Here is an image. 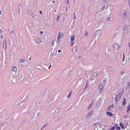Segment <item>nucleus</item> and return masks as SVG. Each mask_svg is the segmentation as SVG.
<instances>
[{"instance_id":"f257e3e1","label":"nucleus","mask_w":130,"mask_h":130,"mask_svg":"<svg viewBox=\"0 0 130 130\" xmlns=\"http://www.w3.org/2000/svg\"><path fill=\"white\" fill-rule=\"evenodd\" d=\"M124 91V90H123L122 92L119 93L116 95L115 98V100L116 102L118 101L120 99L121 96L123 95Z\"/></svg>"},{"instance_id":"f03ea898","label":"nucleus","mask_w":130,"mask_h":130,"mask_svg":"<svg viewBox=\"0 0 130 130\" xmlns=\"http://www.w3.org/2000/svg\"><path fill=\"white\" fill-rule=\"evenodd\" d=\"M98 72L99 71L97 70L94 73H93L92 74V75L91 77V80H92L95 79L97 75Z\"/></svg>"},{"instance_id":"7ed1b4c3","label":"nucleus","mask_w":130,"mask_h":130,"mask_svg":"<svg viewBox=\"0 0 130 130\" xmlns=\"http://www.w3.org/2000/svg\"><path fill=\"white\" fill-rule=\"evenodd\" d=\"M15 78H16L17 81L20 80L22 81L23 79V78L22 77L21 75L19 74L15 76Z\"/></svg>"},{"instance_id":"20e7f679","label":"nucleus","mask_w":130,"mask_h":130,"mask_svg":"<svg viewBox=\"0 0 130 130\" xmlns=\"http://www.w3.org/2000/svg\"><path fill=\"white\" fill-rule=\"evenodd\" d=\"M3 47L4 49L6 50L7 48V43L6 41V38H5L3 43Z\"/></svg>"},{"instance_id":"39448f33","label":"nucleus","mask_w":130,"mask_h":130,"mask_svg":"<svg viewBox=\"0 0 130 130\" xmlns=\"http://www.w3.org/2000/svg\"><path fill=\"white\" fill-rule=\"evenodd\" d=\"M113 46L115 49L118 50L120 48V46L118 44H114L113 45Z\"/></svg>"},{"instance_id":"423d86ee","label":"nucleus","mask_w":130,"mask_h":130,"mask_svg":"<svg viewBox=\"0 0 130 130\" xmlns=\"http://www.w3.org/2000/svg\"><path fill=\"white\" fill-rule=\"evenodd\" d=\"M101 30L100 29L98 30L95 33V36H98L101 33Z\"/></svg>"},{"instance_id":"0eeeda50","label":"nucleus","mask_w":130,"mask_h":130,"mask_svg":"<svg viewBox=\"0 0 130 130\" xmlns=\"http://www.w3.org/2000/svg\"><path fill=\"white\" fill-rule=\"evenodd\" d=\"M125 85V87L126 89L130 88V83H127Z\"/></svg>"},{"instance_id":"6e6552de","label":"nucleus","mask_w":130,"mask_h":130,"mask_svg":"<svg viewBox=\"0 0 130 130\" xmlns=\"http://www.w3.org/2000/svg\"><path fill=\"white\" fill-rule=\"evenodd\" d=\"M93 112L91 111L88 114L86 115V117L87 118H88L91 116L93 113Z\"/></svg>"},{"instance_id":"1a4fd4ad","label":"nucleus","mask_w":130,"mask_h":130,"mask_svg":"<svg viewBox=\"0 0 130 130\" xmlns=\"http://www.w3.org/2000/svg\"><path fill=\"white\" fill-rule=\"evenodd\" d=\"M102 78H103L101 79L100 82L103 84L106 81V78H104L103 79Z\"/></svg>"},{"instance_id":"9d476101","label":"nucleus","mask_w":130,"mask_h":130,"mask_svg":"<svg viewBox=\"0 0 130 130\" xmlns=\"http://www.w3.org/2000/svg\"><path fill=\"white\" fill-rule=\"evenodd\" d=\"M123 15L125 16V18H126L127 17V14L126 13V10H123Z\"/></svg>"},{"instance_id":"9b49d317","label":"nucleus","mask_w":130,"mask_h":130,"mask_svg":"<svg viewBox=\"0 0 130 130\" xmlns=\"http://www.w3.org/2000/svg\"><path fill=\"white\" fill-rule=\"evenodd\" d=\"M117 124H116L114 126L111 127V128L108 129V130H114L115 128H116L117 127Z\"/></svg>"},{"instance_id":"f8f14e48","label":"nucleus","mask_w":130,"mask_h":130,"mask_svg":"<svg viewBox=\"0 0 130 130\" xmlns=\"http://www.w3.org/2000/svg\"><path fill=\"white\" fill-rule=\"evenodd\" d=\"M12 70L13 72H16L17 71V69L16 67L14 66L12 68Z\"/></svg>"},{"instance_id":"ddd939ff","label":"nucleus","mask_w":130,"mask_h":130,"mask_svg":"<svg viewBox=\"0 0 130 130\" xmlns=\"http://www.w3.org/2000/svg\"><path fill=\"white\" fill-rule=\"evenodd\" d=\"M130 110V105L129 104V106L127 107L126 112L128 113L129 111Z\"/></svg>"},{"instance_id":"4468645a","label":"nucleus","mask_w":130,"mask_h":130,"mask_svg":"<svg viewBox=\"0 0 130 130\" xmlns=\"http://www.w3.org/2000/svg\"><path fill=\"white\" fill-rule=\"evenodd\" d=\"M104 88L103 84L100 82L99 85V88Z\"/></svg>"},{"instance_id":"2eb2a0df","label":"nucleus","mask_w":130,"mask_h":130,"mask_svg":"<svg viewBox=\"0 0 130 130\" xmlns=\"http://www.w3.org/2000/svg\"><path fill=\"white\" fill-rule=\"evenodd\" d=\"M106 114L109 117H111V116H113L112 113H111L110 112H106Z\"/></svg>"},{"instance_id":"dca6fc26","label":"nucleus","mask_w":130,"mask_h":130,"mask_svg":"<svg viewBox=\"0 0 130 130\" xmlns=\"http://www.w3.org/2000/svg\"><path fill=\"white\" fill-rule=\"evenodd\" d=\"M63 34L62 33H61V32H59V34L58 36V37L61 38L63 37Z\"/></svg>"},{"instance_id":"f3484780","label":"nucleus","mask_w":130,"mask_h":130,"mask_svg":"<svg viewBox=\"0 0 130 130\" xmlns=\"http://www.w3.org/2000/svg\"><path fill=\"white\" fill-rule=\"evenodd\" d=\"M75 36L73 35L72 36L71 39V41H73L75 39Z\"/></svg>"},{"instance_id":"a211bd4d","label":"nucleus","mask_w":130,"mask_h":130,"mask_svg":"<svg viewBox=\"0 0 130 130\" xmlns=\"http://www.w3.org/2000/svg\"><path fill=\"white\" fill-rule=\"evenodd\" d=\"M37 43H41V41L39 39L37 38L35 39Z\"/></svg>"},{"instance_id":"6ab92c4d","label":"nucleus","mask_w":130,"mask_h":130,"mask_svg":"<svg viewBox=\"0 0 130 130\" xmlns=\"http://www.w3.org/2000/svg\"><path fill=\"white\" fill-rule=\"evenodd\" d=\"M77 50H76V46L74 47L72 49V51L74 53L76 52Z\"/></svg>"},{"instance_id":"aec40b11","label":"nucleus","mask_w":130,"mask_h":130,"mask_svg":"<svg viewBox=\"0 0 130 130\" xmlns=\"http://www.w3.org/2000/svg\"><path fill=\"white\" fill-rule=\"evenodd\" d=\"M126 101L125 100V98H124L123 99V105H125L126 104Z\"/></svg>"},{"instance_id":"412c9836","label":"nucleus","mask_w":130,"mask_h":130,"mask_svg":"<svg viewBox=\"0 0 130 130\" xmlns=\"http://www.w3.org/2000/svg\"><path fill=\"white\" fill-rule=\"evenodd\" d=\"M108 70L111 72L112 71V69L111 67H109L108 68Z\"/></svg>"},{"instance_id":"4be33fe9","label":"nucleus","mask_w":130,"mask_h":130,"mask_svg":"<svg viewBox=\"0 0 130 130\" xmlns=\"http://www.w3.org/2000/svg\"><path fill=\"white\" fill-rule=\"evenodd\" d=\"M93 101H92L91 104L89 105V106L88 107V108L89 109H90L91 107H92V106L93 105Z\"/></svg>"},{"instance_id":"5701e85b","label":"nucleus","mask_w":130,"mask_h":130,"mask_svg":"<svg viewBox=\"0 0 130 130\" xmlns=\"http://www.w3.org/2000/svg\"><path fill=\"white\" fill-rule=\"evenodd\" d=\"M99 90L100 92L101 93H102L103 91L104 88H99Z\"/></svg>"},{"instance_id":"b1692460","label":"nucleus","mask_w":130,"mask_h":130,"mask_svg":"<svg viewBox=\"0 0 130 130\" xmlns=\"http://www.w3.org/2000/svg\"><path fill=\"white\" fill-rule=\"evenodd\" d=\"M119 125L122 129H123L124 128V125L120 123L119 124Z\"/></svg>"},{"instance_id":"393cba45","label":"nucleus","mask_w":130,"mask_h":130,"mask_svg":"<svg viewBox=\"0 0 130 130\" xmlns=\"http://www.w3.org/2000/svg\"><path fill=\"white\" fill-rule=\"evenodd\" d=\"M60 38H59L57 37L56 41V42L57 43H59V42L60 41Z\"/></svg>"},{"instance_id":"a878e982","label":"nucleus","mask_w":130,"mask_h":130,"mask_svg":"<svg viewBox=\"0 0 130 130\" xmlns=\"http://www.w3.org/2000/svg\"><path fill=\"white\" fill-rule=\"evenodd\" d=\"M111 18L110 17H108L107 18V20H108L109 22L110 21V19Z\"/></svg>"},{"instance_id":"bb28decb","label":"nucleus","mask_w":130,"mask_h":130,"mask_svg":"<svg viewBox=\"0 0 130 130\" xmlns=\"http://www.w3.org/2000/svg\"><path fill=\"white\" fill-rule=\"evenodd\" d=\"M25 62V60L24 59H23L21 61V62L23 64H22V65H23L24 64V63Z\"/></svg>"},{"instance_id":"cd10ccee","label":"nucleus","mask_w":130,"mask_h":130,"mask_svg":"<svg viewBox=\"0 0 130 130\" xmlns=\"http://www.w3.org/2000/svg\"><path fill=\"white\" fill-rule=\"evenodd\" d=\"M88 34V32L87 31H85V37H86L87 36Z\"/></svg>"},{"instance_id":"c85d7f7f","label":"nucleus","mask_w":130,"mask_h":130,"mask_svg":"<svg viewBox=\"0 0 130 130\" xmlns=\"http://www.w3.org/2000/svg\"><path fill=\"white\" fill-rule=\"evenodd\" d=\"M41 67V66L39 65H37V69H40Z\"/></svg>"},{"instance_id":"c756f323","label":"nucleus","mask_w":130,"mask_h":130,"mask_svg":"<svg viewBox=\"0 0 130 130\" xmlns=\"http://www.w3.org/2000/svg\"><path fill=\"white\" fill-rule=\"evenodd\" d=\"M123 58L122 61V62H123V61L124 60V53L123 54Z\"/></svg>"},{"instance_id":"7c9ffc66","label":"nucleus","mask_w":130,"mask_h":130,"mask_svg":"<svg viewBox=\"0 0 130 130\" xmlns=\"http://www.w3.org/2000/svg\"><path fill=\"white\" fill-rule=\"evenodd\" d=\"M120 128L119 126H118L116 130H120Z\"/></svg>"},{"instance_id":"2f4dec72","label":"nucleus","mask_w":130,"mask_h":130,"mask_svg":"<svg viewBox=\"0 0 130 130\" xmlns=\"http://www.w3.org/2000/svg\"><path fill=\"white\" fill-rule=\"evenodd\" d=\"M123 29L124 30H125L126 29V26H124L123 27Z\"/></svg>"},{"instance_id":"473e14b6","label":"nucleus","mask_w":130,"mask_h":130,"mask_svg":"<svg viewBox=\"0 0 130 130\" xmlns=\"http://www.w3.org/2000/svg\"><path fill=\"white\" fill-rule=\"evenodd\" d=\"M71 95V92L69 93V95H68V99H69L70 98Z\"/></svg>"},{"instance_id":"72a5a7b5","label":"nucleus","mask_w":130,"mask_h":130,"mask_svg":"<svg viewBox=\"0 0 130 130\" xmlns=\"http://www.w3.org/2000/svg\"><path fill=\"white\" fill-rule=\"evenodd\" d=\"M105 7V6L104 5L101 8V9L103 10Z\"/></svg>"},{"instance_id":"f704fd0d","label":"nucleus","mask_w":130,"mask_h":130,"mask_svg":"<svg viewBox=\"0 0 130 130\" xmlns=\"http://www.w3.org/2000/svg\"><path fill=\"white\" fill-rule=\"evenodd\" d=\"M54 40L52 41V43H51V44L52 45H53V46L54 45Z\"/></svg>"},{"instance_id":"c9c22d12","label":"nucleus","mask_w":130,"mask_h":130,"mask_svg":"<svg viewBox=\"0 0 130 130\" xmlns=\"http://www.w3.org/2000/svg\"><path fill=\"white\" fill-rule=\"evenodd\" d=\"M99 124V123L98 122H96L94 123V124L95 125H98Z\"/></svg>"},{"instance_id":"e433bc0d","label":"nucleus","mask_w":130,"mask_h":130,"mask_svg":"<svg viewBox=\"0 0 130 130\" xmlns=\"http://www.w3.org/2000/svg\"><path fill=\"white\" fill-rule=\"evenodd\" d=\"M10 34H13V30H12L10 32Z\"/></svg>"},{"instance_id":"4c0bfd02","label":"nucleus","mask_w":130,"mask_h":130,"mask_svg":"<svg viewBox=\"0 0 130 130\" xmlns=\"http://www.w3.org/2000/svg\"><path fill=\"white\" fill-rule=\"evenodd\" d=\"M85 48V47L84 46H83L82 47V48H81V49L82 50H84Z\"/></svg>"},{"instance_id":"58836bf2","label":"nucleus","mask_w":130,"mask_h":130,"mask_svg":"<svg viewBox=\"0 0 130 130\" xmlns=\"http://www.w3.org/2000/svg\"><path fill=\"white\" fill-rule=\"evenodd\" d=\"M34 14H33L32 13H31V17H32V18H34Z\"/></svg>"},{"instance_id":"ea45409f","label":"nucleus","mask_w":130,"mask_h":130,"mask_svg":"<svg viewBox=\"0 0 130 130\" xmlns=\"http://www.w3.org/2000/svg\"><path fill=\"white\" fill-rule=\"evenodd\" d=\"M40 34H43V31H40Z\"/></svg>"},{"instance_id":"a19ab883","label":"nucleus","mask_w":130,"mask_h":130,"mask_svg":"<svg viewBox=\"0 0 130 130\" xmlns=\"http://www.w3.org/2000/svg\"><path fill=\"white\" fill-rule=\"evenodd\" d=\"M48 123H46L45 125H44V126H46L47 125H48Z\"/></svg>"},{"instance_id":"79ce46f5","label":"nucleus","mask_w":130,"mask_h":130,"mask_svg":"<svg viewBox=\"0 0 130 130\" xmlns=\"http://www.w3.org/2000/svg\"><path fill=\"white\" fill-rule=\"evenodd\" d=\"M39 12L41 14H42V11H39Z\"/></svg>"},{"instance_id":"37998d69","label":"nucleus","mask_w":130,"mask_h":130,"mask_svg":"<svg viewBox=\"0 0 130 130\" xmlns=\"http://www.w3.org/2000/svg\"><path fill=\"white\" fill-rule=\"evenodd\" d=\"M45 127V126H43L41 128L40 130H41L43 128H44Z\"/></svg>"},{"instance_id":"c03bdc74","label":"nucleus","mask_w":130,"mask_h":130,"mask_svg":"<svg viewBox=\"0 0 130 130\" xmlns=\"http://www.w3.org/2000/svg\"><path fill=\"white\" fill-rule=\"evenodd\" d=\"M27 12L28 13H29V12H30V11H29V10H27Z\"/></svg>"},{"instance_id":"a18cd8bd","label":"nucleus","mask_w":130,"mask_h":130,"mask_svg":"<svg viewBox=\"0 0 130 130\" xmlns=\"http://www.w3.org/2000/svg\"><path fill=\"white\" fill-rule=\"evenodd\" d=\"M128 4L129 6H130V1L128 2Z\"/></svg>"},{"instance_id":"49530a36","label":"nucleus","mask_w":130,"mask_h":130,"mask_svg":"<svg viewBox=\"0 0 130 130\" xmlns=\"http://www.w3.org/2000/svg\"><path fill=\"white\" fill-rule=\"evenodd\" d=\"M55 2V1H54V0H53L52 1V3H54Z\"/></svg>"},{"instance_id":"de8ad7c7","label":"nucleus","mask_w":130,"mask_h":130,"mask_svg":"<svg viewBox=\"0 0 130 130\" xmlns=\"http://www.w3.org/2000/svg\"><path fill=\"white\" fill-rule=\"evenodd\" d=\"M59 16L58 15V17L56 19V20H57V21L58 19V18H59Z\"/></svg>"},{"instance_id":"09e8293b","label":"nucleus","mask_w":130,"mask_h":130,"mask_svg":"<svg viewBox=\"0 0 130 130\" xmlns=\"http://www.w3.org/2000/svg\"><path fill=\"white\" fill-rule=\"evenodd\" d=\"M61 52V51H60V50H58V52Z\"/></svg>"},{"instance_id":"8fccbe9b","label":"nucleus","mask_w":130,"mask_h":130,"mask_svg":"<svg viewBox=\"0 0 130 130\" xmlns=\"http://www.w3.org/2000/svg\"><path fill=\"white\" fill-rule=\"evenodd\" d=\"M108 0H103V1L104 2H105L107 1Z\"/></svg>"},{"instance_id":"3c124183","label":"nucleus","mask_w":130,"mask_h":130,"mask_svg":"<svg viewBox=\"0 0 130 130\" xmlns=\"http://www.w3.org/2000/svg\"><path fill=\"white\" fill-rule=\"evenodd\" d=\"M0 125L1 126H3V125L2 124H1Z\"/></svg>"},{"instance_id":"603ef678","label":"nucleus","mask_w":130,"mask_h":130,"mask_svg":"<svg viewBox=\"0 0 130 130\" xmlns=\"http://www.w3.org/2000/svg\"><path fill=\"white\" fill-rule=\"evenodd\" d=\"M2 14V11L0 10V15H1Z\"/></svg>"},{"instance_id":"864d4df0","label":"nucleus","mask_w":130,"mask_h":130,"mask_svg":"<svg viewBox=\"0 0 130 130\" xmlns=\"http://www.w3.org/2000/svg\"><path fill=\"white\" fill-rule=\"evenodd\" d=\"M73 43L72 42V43H71V46H72L73 45Z\"/></svg>"},{"instance_id":"5fc2aeb1","label":"nucleus","mask_w":130,"mask_h":130,"mask_svg":"<svg viewBox=\"0 0 130 130\" xmlns=\"http://www.w3.org/2000/svg\"><path fill=\"white\" fill-rule=\"evenodd\" d=\"M3 36H2V35L1 36V38L2 39L3 38Z\"/></svg>"},{"instance_id":"6e6d98bb","label":"nucleus","mask_w":130,"mask_h":130,"mask_svg":"<svg viewBox=\"0 0 130 130\" xmlns=\"http://www.w3.org/2000/svg\"><path fill=\"white\" fill-rule=\"evenodd\" d=\"M129 47H130V43H128Z\"/></svg>"},{"instance_id":"4d7b16f0","label":"nucleus","mask_w":130,"mask_h":130,"mask_svg":"<svg viewBox=\"0 0 130 130\" xmlns=\"http://www.w3.org/2000/svg\"><path fill=\"white\" fill-rule=\"evenodd\" d=\"M51 65H50V66H49V67H48V69H49L51 67Z\"/></svg>"},{"instance_id":"13d9d810","label":"nucleus","mask_w":130,"mask_h":130,"mask_svg":"<svg viewBox=\"0 0 130 130\" xmlns=\"http://www.w3.org/2000/svg\"><path fill=\"white\" fill-rule=\"evenodd\" d=\"M2 32V30L1 29H0V33Z\"/></svg>"},{"instance_id":"bf43d9fd","label":"nucleus","mask_w":130,"mask_h":130,"mask_svg":"<svg viewBox=\"0 0 130 130\" xmlns=\"http://www.w3.org/2000/svg\"><path fill=\"white\" fill-rule=\"evenodd\" d=\"M75 12H74V13H73V15L74 16H75Z\"/></svg>"},{"instance_id":"052dcab7","label":"nucleus","mask_w":130,"mask_h":130,"mask_svg":"<svg viewBox=\"0 0 130 130\" xmlns=\"http://www.w3.org/2000/svg\"><path fill=\"white\" fill-rule=\"evenodd\" d=\"M75 16H74V19H75Z\"/></svg>"},{"instance_id":"680f3d73","label":"nucleus","mask_w":130,"mask_h":130,"mask_svg":"<svg viewBox=\"0 0 130 130\" xmlns=\"http://www.w3.org/2000/svg\"><path fill=\"white\" fill-rule=\"evenodd\" d=\"M69 2V1L68 0V1L67 2V3H68Z\"/></svg>"},{"instance_id":"e2e57ef3","label":"nucleus","mask_w":130,"mask_h":130,"mask_svg":"<svg viewBox=\"0 0 130 130\" xmlns=\"http://www.w3.org/2000/svg\"><path fill=\"white\" fill-rule=\"evenodd\" d=\"M123 73L122 72V73H121V75H123Z\"/></svg>"},{"instance_id":"0e129e2a","label":"nucleus","mask_w":130,"mask_h":130,"mask_svg":"<svg viewBox=\"0 0 130 130\" xmlns=\"http://www.w3.org/2000/svg\"><path fill=\"white\" fill-rule=\"evenodd\" d=\"M110 107V106H109V107H108V108H109Z\"/></svg>"},{"instance_id":"69168bd1","label":"nucleus","mask_w":130,"mask_h":130,"mask_svg":"<svg viewBox=\"0 0 130 130\" xmlns=\"http://www.w3.org/2000/svg\"><path fill=\"white\" fill-rule=\"evenodd\" d=\"M112 107V108H113V107H112V106H111V107Z\"/></svg>"},{"instance_id":"338daca9","label":"nucleus","mask_w":130,"mask_h":130,"mask_svg":"<svg viewBox=\"0 0 130 130\" xmlns=\"http://www.w3.org/2000/svg\"><path fill=\"white\" fill-rule=\"evenodd\" d=\"M30 59H31V58H29V60H30Z\"/></svg>"},{"instance_id":"774afa93","label":"nucleus","mask_w":130,"mask_h":130,"mask_svg":"<svg viewBox=\"0 0 130 130\" xmlns=\"http://www.w3.org/2000/svg\"><path fill=\"white\" fill-rule=\"evenodd\" d=\"M39 113H38V114H37V115H38Z\"/></svg>"}]
</instances>
